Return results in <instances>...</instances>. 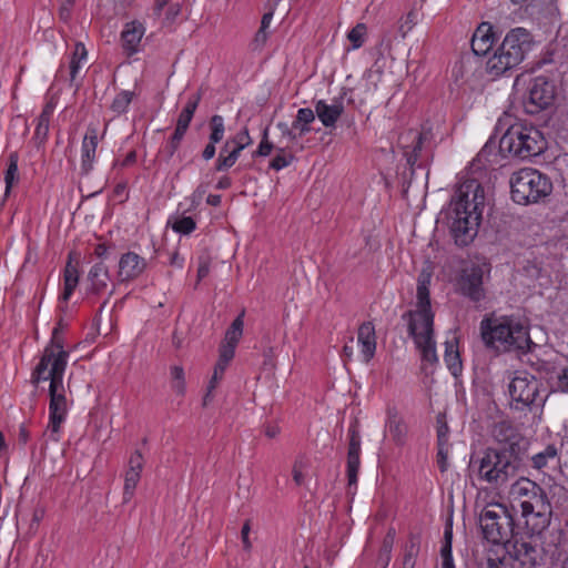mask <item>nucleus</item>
Segmentation results:
<instances>
[{
	"label": "nucleus",
	"mask_w": 568,
	"mask_h": 568,
	"mask_svg": "<svg viewBox=\"0 0 568 568\" xmlns=\"http://www.w3.org/2000/svg\"><path fill=\"white\" fill-rule=\"evenodd\" d=\"M68 357L69 353L63 349L61 343L52 338L31 375V383L34 386L50 381L49 423L43 436L47 440L54 443L60 440L61 426L65 422L69 410V399L63 385Z\"/></svg>",
	"instance_id": "f257e3e1"
},
{
	"label": "nucleus",
	"mask_w": 568,
	"mask_h": 568,
	"mask_svg": "<svg viewBox=\"0 0 568 568\" xmlns=\"http://www.w3.org/2000/svg\"><path fill=\"white\" fill-rule=\"evenodd\" d=\"M432 276L433 271L429 266L422 268L417 277L414 307L403 315V320L407 321L409 335L413 337L423 359L436 362L434 312L429 294Z\"/></svg>",
	"instance_id": "f03ea898"
},
{
	"label": "nucleus",
	"mask_w": 568,
	"mask_h": 568,
	"mask_svg": "<svg viewBox=\"0 0 568 568\" xmlns=\"http://www.w3.org/2000/svg\"><path fill=\"white\" fill-rule=\"evenodd\" d=\"M488 151L480 150L468 168L464 179V244L474 241L488 209V197L484 186L487 180Z\"/></svg>",
	"instance_id": "7ed1b4c3"
},
{
	"label": "nucleus",
	"mask_w": 568,
	"mask_h": 568,
	"mask_svg": "<svg viewBox=\"0 0 568 568\" xmlns=\"http://www.w3.org/2000/svg\"><path fill=\"white\" fill-rule=\"evenodd\" d=\"M508 498L514 509L520 508L531 535H540L549 527L552 507L545 490L535 481L520 477L510 485Z\"/></svg>",
	"instance_id": "20e7f679"
},
{
	"label": "nucleus",
	"mask_w": 568,
	"mask_h": 568,
	"mask_svg": "<svg viewBox=\"0 0 568 568\" xmlns=\"http://www.w3.org/2000/svg\"><path fill=\"white\" fill-rule=\"evenodd\" d=\"M521 452L518 443L510 442L500 448H488L478 462L481 479L499 487L514 478L521 467Z\"/></svg>",
	"instance_id": "39448f33"
},
{
	"label": "nucleus",
	"mask_w": 568,
	"mask_h": 568,
	"mask_svg": "<svg viewBox=\"0 0 568 568\" xmlns=\"http://www.w3.org/2000/svg\"><path fill=\"white\" fill-rule=\"evenodd\" d=\"M485 343L498 352H527L532 342L528 329L518 320L500 317L481 323Z\"/></svg>",
	"instance_id": "423d86ee"
},
{
	"label": "nucleus",
	"mask_w": 568,
	"mask_h": 568,
	"mask_svg": "<svg viewBox=\"0 0 568 568\" xmlns=\"http://www.w3.org/2000/svg\"><path fill=\"white\" fill-rule=\"evenodd\" d=\"M532 36L524 28L510 30L500 45L486 62V71L491 77H499L518 67L532 50Z\"/></svg>",
	"instance_id": "0eeeda50"
},
{
	"label": "nucleus",
	"mask_w": 568,
	"mask_h": 568,
	"mask_svg": "<svg viewBox=\"0 0 568 568\" xmlns=\"http://www.w3.org/2000/svg\"><path fill=\"white\" fill-rule=\"evenodd\" d=\"M547 148L542 133L521 122L509 125L499 140V151L520 160L540 155Z\"/></svg>",
	"instance_id": "6e6552de"
},
{
	"label": "nucleus",
	"mask_w": 568,
	"mask_h": 568,
	"mask_svg": "<svg viewBox=\"0 0 568 568\" xmlns=\"http://www.w3.org/2000/svg\"><path fill=\"white\" fill-rule=\"evenodd\" d=\"M511 199L518 204L537 203L552 191L551 181L536 169L525 168L510 176Z\"/></svg>",
	"instance_id": "1a4fd4ad"
},
{
	"label": "nucleus",
	"mask_w": 568,
	"mask_h": 568,
	"mask_svg": "<svg viewBox=\"0 0 568 568\" xmlns=\"http://www.w3.org/2000/svg\"><path fill=\"white\" fill-rule=\"evenodd\" d=\"M539 381L527 372H517L508 386L510 405L517 410L539 408L545 397L539 393Z\"/></svg>",
	"instance_id": "9d476101"
},
{
	"label": "nucleus",
	"mask_w": 568,
	"mask_h": 568,
	"mask_svg": "<svg viewBox=\"0 0 568 568\" xmlns=\"http://www.w3.org/2000/svg\"><path fill=\"white\" fill-rule=\"evenodd\" d=\"M489 273L490 266L483 256L464 263V297H467L475 308L484 307L487 302L485 280Z\"/></svg>",
	"instance_id": "9b49d317"
},
{
	"label": "nucleus",
	"mask_w": 568,
	"mask_h": 568,
	"mask_svg": "<svg viewBox=\"0 0 568 568\" xmlns=\"http://www.w3.org/2000/svg\"><path fill=\"white\" fill-rule=\"evenodd\" d=\"M479 524L484 537L493 544L506 542L513 536V518L501 505L490 504L484 507L479 515Z\"/></svg>",
	"instance_id": "f8f14e48"
},
{
	"label": "nucleus",
	"mask_w": 568,
	"mask_h": 568,
	"mask_svg": "<svg viewBox=\"0 0 568 568\" xmlns=\"http://www.w3.org/2000/svg\"><path fill=\"white\" fill-rule=\"evenodd\" d=\"M556 97V88L552 81L546 77H537L532 80L528 97L524 101L525 110L529 114H536L552 104Z\"/></svg>",
	"instance_id": "ddd939ff"
},
{
	"label": "nucleus",
	"mask_w": 568,
	"mask_h": 568,
	"mask_svg": "<svg viewBox=\"0 0 568 568\" xmlns=\"http://www.w3.org/2000/svg\"><path fill=\"white\" fill-rule=\"evenodd\" d=\"M437 223L448 230L455 245L459 246L462 236V185L459 183L456 184L455 193L449 204L440 211Z\"/></svg>",
	"instance_id": "4468645a"
},
{
	"label": "nucleus",
	"mask_w": 568,
	"mask_h": 568,
	"mask_svg": "<svg viewBox=\"0 0 568 568\" xmlns=\"http://www.w3.org/2000/svg\"><path fill=\"white\" fill-rule=\"evenodd\" d=\"M462 339V333L459 328L448 332L444 342L445 352L444 361L452 373V375L458 381L462 375V358L459 343Z\"/></svg>",
	"instance_id": "2eb2a0df"
},
{
	"label": "nucleus",
	"mask_w": 568,
	"mask_h": 568,
	"mask_svg": "<svg viewBox=\"0 0 568 568\" xmlns=\"http://www.w3.org/2000/svg\"><path fill=\"white\" fill-rule=\"evenodd\" d=\"M146 265L145 258L135 252L122 254L118 264V281L124 283L135 280L145 271Z\"/></svg>",
	"instance_id": "dca6fc26"
},
{
	"label": "nucleus",
	"mask_w": 568,
	"mask_h": 568,
	"mask_svg": "<svg viewBox=\"0 0 568 568\" xmlns=\"http://www.w3.org/2000/svg\"><path fill=\"white\" fill-rule=\"evenodd\" d=\"M383 78V71L381 68L367 70L362 80L353 89V97L351 101L358 104L366 103L377 91L378 84Z\"/></svg>",
	"instance_id": "f3484780"
},
{
	"label": "nucleus",
	"mask_w": 568,
	"mask_h": 568,
	"mask_svg": "<svg viewBox=\"0 0 568 568\" xmlns=\"http://www.w3.org/2000/svg\"><path fill=\"white\" fill-rule=\"evenodd\" d=\"M348 436L349 444L347 452V478L348 486L352 487L356 486L357 484V474L361 465V436L355 426L349 427Z\"/></svg>",
	"instance_id": "a211bd4d"
},
{
	"label": "nucleus",
	"mask_w": 568,
	"mask_h": 568,
	"mask_svg": "<svg viewBox=\"0 0 568 568\" xmlns=\"http://www.w3.org/2000/svg\"><path fill=\"white\" fill-rule=\"evenodd\" d=\"M314 113L325 128H334L344 113L343 98H334L331 103L318 100L314 105Z\"/></svg>",
	"instance_id": "6ab92c4d"
},
{
	"label": "nucleus",
	"mask_w": 568,
	"mask_h": 568,
	"mask_svg": "<svg viewBox=\"0 0 568 568\" xmlns=\"http://www.w3.org/2000/svg\"><path fill=\"white\" fill-rule=\"evenodd\" d=\"M145 33V27L142 22L134 20L125 23L121 32V42L128 55L140 51L142 38Z\"/></svg>",
	"instance_id": "aec40b11"
},
{
	"label": "nucleus",
	"mask_w": 568,
	"mask_h": 568,
	"mask_svg": "<svg viewBox=\"0 0 568 568\" xmlns=\"http://www.w3.org/2000/svg\"><path fill=\"white\" fill-rule=\"evenodd\" d=\"M143 457L140 452H135L129 459V467L124 476L123 500L129 501L134 493V489L140 480L141 471L143 469Z\"/></svg>",
	"instance_id": "412c9836"
},
{
	"label": "nucleus",
	"mask_w": 568,
	"mask_h": 568,
	"mask_svg": "<svg viewBox=\"0 0 568 568\" xmlns=\"http://www.w3.org/2000/svg\"><path fill=\"white\" fill-rule=\"evenodd\" d=\"M495 41L493 28L489 23L483 22L477 27L470 40V48L474 55L483 57L489 52Z\"/></svg>",
	"instance_id": "4be33fe9"
},
{
	"label": "nucleus",
	"mask_w": 568,
	"mask_h": 568,
	"mask_svg": "<svg viewBox=\"0 0 568 568\" xmlns=\"http://www.w3.org/2000/svg\"><path fill=\"white\" fill-rule=\"evenodd\" d=\"M357 343L364 362L368 363L376 352V333L373 323L365 322L358 327Z\"/></svg>",
	"instance_id": "5701e85b"
},
{
	"label": "nucleus",
	"mask_w": 568,
	"mask_h": 568,
	"mask_svg": "<svg viewBox=\"0 0 568 568\" xmlns=\"http://www.w3.org/2000/svg\"><path fill=\"white\" fill-rule=\"evenodd\" d=\"M538 550L529 542H517L514 546L511 568H534L537 564Z\"/></svg>",
	"instance_id": "b1692460"
},
{
	"label": "nucleus",
	"mask_w": 568,
	"mask_h": 568,
	"mask_svg": "<svg viewBox=\"0 0 568 568\" xmlns=\"http://www.w3.org/2000/svg\"><path fill=\"white\" fill-rule=\"evenodd\" d=\"M98 146V129L89 126L82 141L81 168L88 173L93 165Z\"/></svg>",
	"instance_id": "393cba45"
},
{
	"label": "nucleus",
	"mask_w": 568,
	"mask_h": 568,
	"mask_svg": "<svg viewBox=\"0 0 568 568\" xmlns=\"http://www.w3.org/2000/svg\"><path fill=\"white\" fill-rule=\"evenodd\" d=\"M314 120V111L310 108H302L297 111L296 119L292 124L293 129L298 130V134L293 133L285 124L280 123L278 128L283 129V132L286 133L291 140H296L298 136H303L311 131L310 124Z\"/></svg>",
	"instance_id": "a878e982"
},
{
	"label": "nucleus",
	"mask_w": 568,
	"mask_h": 568,
	"mask_svg": "<svg viewBox=\"0 0 568 568\" xmlns=\"http://www.w3.org/2000/svg\"><path fill=\"white\" fill-rule=\"evenodd\" d=\"M88 281L92 292L100 293L105 290L110 281L108 266L102 261L95 263L89 271Z\"/></svg>",
	"instance_id": "bb28decb"
},
{
	"label": "nucleus",
	"mask_w": 568,
	"mask_h": 568,
	"mask_svg": "<svg viewBox=\"0 0 568 568\" xmlns=\"http://www.w3.org/2000/svg\"><path fill=\"white\" fill-rule=\"evenodd\" d=\"M386 429L394 442L402 444L406 436V426L395 408H388Z\"/></svg>",
	"instance_id": "cd10ccee"
},
{
	"label": "nucleus",
	"mask_w": 568,
	"mask_h": 568,
	"mask_svg": "<svg viewBox=\"0 0 568 568\" xmlns=\"http://www.w3.org/2000/svg\"><path fill=\"white\" fill-rule=\"evenodd\" d=\"M88 52L83 43L78 42L74 45V50L69 63V81L73 85L79 77L80 70L87 63Z\"/></svg>",
	"instance_id": "c85d7f7f"
},
{
	"label": "nucleus",
	"mask_w": 568,
	"mask_h": 568,
	"mask_svg": "<svg viewBox=\"0 0 568 568\" xmlns=\"http://www.w3.org/2000/svg\"><path fill=\"white\" fill-rule=\"evenodd\" d=\"M452 540H453V519L452 516L447 519L444 538L440 547L442 568H455L453 554H452Z\"/></svg>",
	"instance_id": "c756f323"
},
{
	"label": "nucleus",
	"mask_w": 568,
	"mask_h": 568,
	"mask_svg": "<svg viewBox=\"0 0 568 568\" xmlns=\"http://www.w3.org/2000/svg\"><path fill=\"white\" fill-rule=\"evenodd\" d=\"M442 275L445 281L453 283L458 290L462 285V261L458 256L448 258L442 267Z\"/></svg>",
	"instance_id": "7c9ffc66"
},
{
	"label": "nucleus",
	"mask_w": 568,
	"mask_h": 568,
	"mask_svg": "<svg viewBox=\"0 0 568 568\" xmlns=\"http://www.w3.org/2000/svg\"><path fill=\"white\" fill-rule=\"evenodd\" d=\"M79 283V271L75 265L72 264L71 258L65 265L64 270V290L61 298L67 302L72 295L74 288Z\"/></svg>",
	"instance_id": "2f4dec72"
},
{
	"label": "nucleus",
	"mask_w": 568,
	"mask_h": 568,
	"mask_svg": "<svg viewBox=\"0 0 568 568\" xmlns=\"http://www.w3.org/2000/svg\"><path fill=\"white\" fill-rule=\"evenodd\" d=\"M8 169L4 174L6 193L8 194L11 187L19 181L18 162L19 155L17 152H12L8 156Z\"/></svg>",
	"instance_id": "473e14b6"
},
{
	"label": "nucleus",
	"mask_w": 568,
	"mask_h": 568,
	"mask_svg": "<svg viewBox=\"0 0 568 568\" xmlns=\"http://www.w3.org/2000/svg\"><path fill=\"white\" fill-rule=\"evenodd\" d=\"M244 312H242L231 324V326L227 328L225 333V337L223 341V344L236 346L242 334H243V326H244Z\"/></svg>",
	"instance_id": "72a5a7b5"
},
{
	"label": "nucleus",
	"mask_w": 568,
	"mask_h": 568,
	"mask_svg": "<svg viewBox=\"0 0 568 568\" xmlns=\"http://www.w3.org/2000/svg\"><path fill=\"white\" fill-rule=\"evenodd\" d=\"M408 136L412 138V141L414 143L413 145V149L412 151H409V146L408 145H404L405 148V155L407 158V162L408 164L413 165L417 159H418V152L420 151L422 149V143H423V134L422 133H418V132H409L407 136H403L402 138V141H404L405 139H407Z\"/></svg>",
	"instance_id": "f704fd0d"
},
{
	"label": "nucleus",
	"mask_w": 568,
	"mask_h": 568,
	"mask_svg": "<svg viewBox=\"0 0 568 568\" xmlns=\"http://www.w3.org/2000/svg\"><path fill=\"white\" fill-rule=\"evenodd\" d=\"M174 232L187 235L196 227L195 221L191 216H176L174 220H169Z\"/></svg>",
	"instance_id": "c9c22d12"
},
{
	"label": "nucleus",
	"mask_w": 568,
	"mask_h": 568,
	"mask_svg": "<svg viewBox=\"0 0 568 568\" xmlns=\"http://www.w3.org/2000/svg\"><path fill=\"white\" fill-rule=\"evenodd\" d=\"M134 93L131 91H122L120 92L113 100L111 104V109L116 114H122L126 112Z\"/></svg>",
	"instance_id": "e433bc0d"
},
{
	"label": "nucleus",
	"mask_w": 568,
	"mask_h": 568,
	"mask_svg": "<svg viewBox=\"0 0 568 568\" xmlns=\"http://www.w3.org/2000/svg\"><path fill=\"white\" fill-rule=\"evenodd\" d=\"M557 456V449L554 445H548L542 452L532 456V466L537 469L544 468L549 459H554Z\"/></svg>",
	"instance_id": "4c0bfd02"
},
{
	"label": "nucleus",
	"mask_w": 568,
	"mask_h": 568,
	"mask_svg": "<svg viewBox=\"0 0 568 568\" xmlns=\"http://www.w3.org/2000/svg\"><path fill=\"white\" fill-rule=\"evenodd\" d=\"M210 141H212L213 143H219L220 141H222L225 132L223 116L217 114L213 115L210 120Z\"/></svg>",
	"instance_id": "58836bf2"
},
{
	"label": "nucleus",
	"mask_w": 568,
	"mask_h": 568,
	"mask_svg": "<svg viewBox=\"0 0 568 568\" xmlns=\"http://www.w3.org/2000/svg\"><path fill=\"white\" fill-rule=\"evenodd\" d=\"M367 28L364 23H357L347 34L353 49H358L364 44Z\"/></svg>",
	"instance_id": "ea45409f"
},
{
	"label": "nucleus",
	"mask_w": 568,
	"mask_h": 568,
	"mask_svg": "<svg viewBox=\"0 0 568 568\" xmlns=\"http://www.w3.org/2000/svg\"><path fill=\"white\" fill-rule=\"evenodd\" d=\"M235 347L232 345L223 344L220 347L219 368L225 369L231 359L234 357Z\"/></svg>",
	"instance_id": "a19ab883"
},
{
	"label": "nucleus",
	"mask_w": 568,
	"mask_h": 568,
	"mask_svg": "<svg viewBox=\"0 0 568 568\" xmlns=\"http://www.w3.org/2000/svg\"><path fill=\"white\" fill-rule=\"evenodd\" d=\"M232 145L237 149L244 150L246 146L252 144V138L250 136L247 128H243L234 136L230 138Z\"/></svg>",
	"instance_id": "79ce46f5"
},
{
	"label": "nucleus",
	"mask_w": 568,
	"mask_h": 568,
	"mask_svg": "<svg viewBox=\"0 0 568 568\" xmlns=\"http://www.w3.org/2000/svg\"><path fill=\"white\" fill-rule=\"evenodd\" d=\"M418 554V545L414 539H410L409 545L406 547V552L403 560V568H414L415 558Z\"/></svg>",
	"instance_id": "37998d69"
},
{
	"label": "nucleus",
	"mask_w": 568,
	"mask_h": 568,
	"mask_svg": "<svg viewBox=\"0 0 568 568\" xmlns=\"http://www.w3.org/2000/svg\"><path fill=\"white\" fill-rule=\"evenodd\" d=\"M293 155L285 154L283 150L280 151L278 154L275 155V158L271 161L270 168L280 171L286 166H288L293 161Z\"/></svg>",
	"instance_id": "c03bdc74"
},
{
	"label": "nucleus",
	"mask_w": 568,
	"mask_h": 568,
	"mask_svg": "<svg viewBox=\"0 0 568 568\" xmlns=\"http://www.w3.org/2000/svg\"><path fill=\"white\" fill-rule=\"evenodd\" d=\"M50 119L45 116L39 115L38 124L34 131L36 139L40 140V142L45 141L49 133Z\"/></svg>",
	"instance_id": "a18cd8bd"
},
{
	"label": "nucleus",
	"mask_w": 568,
	"mask_h": 568,
	"mask_svg": "<svg viewBox=\"0 0 568 568\" xmlns=\"http://www.w3.org/2000/svg\"><path fill=\"white\" fill-rule=\"evenodd\" d=\"M417 23V12L409 11L405 19L399 24V32L405 37L412 28Z\"/></svg>",
	"instance_id": "49530a36"
},
{
	"label": "nucleus",
	"mask_w": 568,
	"mask_h": 568,
	"mask_svg": "<svg viewBox=\"0 0 568 568\" xmlns=\"http://www.w3.org/2000/svg\"><path fill=\"white\" fill-rule=\"evenodd\" d=\"M237 160L231 154L227 153L226 155L223 154V152H220L217 161H216V170L217 171H225L230 168H232Z\"/></svg>",
	"instance_id": "de8ad7c7"
},
{
	"label": "nucleus",
	"mask_w": 568,
	"mask_h": 568,
	"mask_svg": "<svg viewBox=\"0 0 568 568\" xmlns=\"http://www.w3.org/2000/svg\"><path fill=\"white\" fill-rule=\"evenodd\" d=\"M184 134H185V131L175 128V131L166 146V150H168V153L170 156H172L175 153V151L178 150L180 142L182 141Z\"/></svg>",
	"instance_id": "09e8293b"
},
{
	"label": "nucleus",
	"mask_w": 568,
	"mask_h": 568,
	"mask_svg": "<svg viewBox=\"0 0 568 568\" xmlns=\"http://www.w3.org/2000/svg\"><path fill=\"white\" fill-rule=\"evenodd\" d=\"M447 433L448 427L445 422V417L443 415H439L437 417V437H438V445H446L447 444Z\"/></svg>",
	"instance_id": "8fccbe9b"
},
{
	"label": "nucleus",
	"mask_w": 568,
	"mask_h": 568,
	"mask_svg": "<svg viewBox=\"0 0 568 568\" xmlns=\"http://www.w3.org/2000/svg\"><path fill=\"white\" fill-rule=\"evenodd\" d=\"M224 371L225 369L219 368V363H216V365L214 367L213 376H212V378L210 381V384H209V387H207V394L204 397V404H206V402H207V399L210 397L211 392L216 387L219 381L222 378V375H223Z\"/></svg>",
	"instance_id": "3c124183"
},
{
	"label": "nucleus",
	"mask_w": 568,
	"mask_h": 568,
	"mask_svg": "<svg viewBox=\"0 0 568 568\" xmlns=\"http://www.w3.org/2000/svg\"><path fill=\"white\" fill-rule=\"evenodd\" d=\"M273 149V144L267 140V130L264 131L263 139L255 151L257 156H267Z\"/></svg>",
	"instance_id": "603ef678"
},
{
	"label": "nucleus",
	"mask_w": 568,
	"mask_h": 568,
	"mask_svg": "<svg viewBox=\"0 0 568 568\" xmlns=\"http://www.w3.org/2000/svg\"><path fill=\"white\" fill-rule=\"evenodd\" d=\"M557 388L568 394V367L562 368L557 376Z\"/></svg>",
	"instance_id": "864d4df0"
},
{
	"label": "nucleus",
	"mask_w": 568,
	"mask_h": 568,
	"mask_svg": "<svg viewBox=\"0 0 568 568\" xmlns=\"http://www.w3.org/2000/svg\"><path fill=\"white\" fill-rule=\"evenodd\" d=\"M193 115L189 112L181 111L178 122H176V129L183 130L186 132L190 122L192 121Z\"/></svg>",
	"instance_id": "5fc2aeb1"
},
{
	"label": "nucleus",
	"mask_w": 568,
	"mask_h": 568,
	"mask_svg": "<svg viewBox=\"0 0 568 568\" xmlns=\"http://www.w3.org/2000/svg\"><path fill=\"white\" fill-rule=\"evenodd\" d=\"M447 456H448V448L446 447V445H438L437 463H438L442 471L446 470Z\"/></svg>",
	"instance_id": "6e6d98bb"
},
{
	"label": "nucleus",
	"mask_w": 568,
	"mask_h": 568,
	"mask_svg": "<svg viewBox=\"0 0 568 568\" xmlns=\"http://www.w3.org/2000/svg\"><path fill=\"white\" fill-rule=\"evenodd\" d=\"M201 100V94L197 92L195 94H193L192 97H190V99L187 100L185 106L183 108V111L184 112H189L191 113L192 115H194V112L199 105V102Z\"/></svg>",
	"instance_id": "4d7b16f0"
},
{
	"label": "nucleus",
	"mask_w": 568,
	"mask_h": 568,
	"mask_svg": "<svg viewBox=\"0 0 568 568\" xmlns=\"http://www.w3.org/2000/svg\"><path fill=\"white\" fill-rule=\"evenodd\" d=\"M250 531H251V526H250V523L246 521L243 525L242 530H241L243 547L246 551H250L252 548V542L248 539Z\"/></svg>",
	"instance_id": "13d9d810"
},
{
	"label": "nucleus",
	"mask_w": 568,
	"mask_h": 568,
	"mask_svg": "<svg viewBox=\"0 0 568 568\" xmlns=\"http://www.w3.org/2000/svg\"><path fill=\"white\" fill-rule=\"evenodd\" d=\"M393 542H394V531H389L384 539V544H383V548H382L383 552L387 556L386 564L388 562V559H389V554H390V550L393 547Z\"/></svg>",
	"instance_id": "bf43d9fd"
},
{
	"label": "nucleus",
	"mask_w": 568,
	"mask_h": 568,
	"mask_svg": "<svg viewBox=\"0 0 568 568\" xmlns=\"http://www.w3.org/2000/svg\"><path fill=\"white\" fill-rule=\"evenodd\" d=\"M293 479L296 485H302L303 483V473H302V462H295L293 467Z\"/></svg>",
	"instance_id": "052dcab7"
},
{
	"label": "nucleus",
	"mask_w": 568,
	"mask_h": 568,
	"mask_svg": "<svg viewBox=\"0 0 568 568\" xmlns=\"http://www.w3.org/2000/svg\"><path fill=\"white\" fill-rule=\"evenodd\" d=\"M460 70H462V68H460V67H458V64H457V63H456V64L454 65V68H453L452 73H453V77H454L455 79H454V82H453V83H452V85H450V90H452V92L456 91L457 93H459L460 84H459V82H458V74H459Z\"/></svg>",
	"instance_id": "680f3d73"
},
{
	"label": "nucleus",
	"mask_w": 568,
	"mask_h": 568,
	"mask_svg": "<svg viewBox=\"0 0 568 568\" xmlns=\"http://www.w3.org/2000/svg\"><path fill=\"white\" fill-rule=\"evenodd\" d=\"M171 377L172 381H184L185 376L183 368L181 366H173L171 368Z\"/></svg>",
	"instance_id": "e2e57ef3"
},
{
	"label": "nucleus",
	"mask_w": 568,
	"mask_h": 568,
	"mask_svg": "<svg viewBox=\"0 0 568 568\" xmlns=\"http://www.w3.org/2000/svg\"><path fill=\"white\" fill-rule=\"evenodd\" d=\"M72 6L73 4H68L67 2L62 1L60 7V18L62 20L67 21L70 18Z\"/></svg>",
	"instance_id": "0e129e2a"
},
{
	"label": "nucleus",
	"mask_w": 568,
	"mask_h": 568,
	"mask_svg": "<svg viewBox=\"0 0 568 568\" xmlns=\"http://www.w3.org/2000/svg\"><path fill=\"white\" fill-rule=\"evenodd\" d=\"M267 37H268V32L267 30H264V29H258V31L256 32L255 34V39L254 41L261 45L265 44L266 40H267Z\"/></svg>",
	"instance_id": "69168bd1"
},
{
	"label": "nucleus",
	"mask_w": 568,
	"mask_h": 568,
	"mask_svg": "<svg viewBox=\"0 0 568 568\" xmlns=\"http://www.w3.org/2000/svg\"><path fill=\"white\" fill-rule=\"evenodd\" d=\"M172 388L178 395H184L185 393V379L184 381H172Z\"/></svg>",
	"instance_id": "338daca9"
},
{
	"label": "nucleus",
	"mask_w": 568,
	"mask_h": 568,
	"mask_svg": "<svg viewBox=\"0 0 568 568\" xmlns=\"http://www.w3.org/2000/svg\"><path fill=\"white\" fill-rule=\"evenodd\" d=\"M215 144L216 143H213L212 141H210V143L205 146V149L203 151V158L205 160H210L215 155Z\"/></svg>",
	"instance_id": "774afa93"
}]
</instances>
